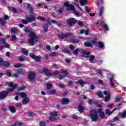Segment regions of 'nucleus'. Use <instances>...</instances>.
<instances>
[{
  "mask_svg": "<svg viewBox=\"0 0 126 126\" xmlns=\"http://www.w3.org/2000/svg\"><path fill=\"white\" fill-rule=\"evenodd\" d=\"M121 95H118L117 96H116V97H115V101L116 102H119V100H121Z\"/></svg>",
  "mask_w": 126,
  "mask_h": 126,
  "instance_id": "79ce46f5",
  "label": "nucleus"
},
{
  "mask_svg": "<svg viewBox=\"0 0 126 126\" xmlns=\"http://www.w3.org/2000/svg\"><path fill=\"white\" fill-rule=\"evenodd\" d=\"M117 109L118 108H114V109L112 111H110L109 109H106L105 110V113L110 116V115H112L113 113H114V111H116V110H117Z\"/></svg>",
  "mask_w": 126,
  "mask_h": 126,
  "instance_id": "a211bd4d",
  "label": "nucleus"
},
{
  "mask_svg": "<svg viewBox=\"0 0 126 126\" xmlns=\"http://www.w3.org/2000/svg\"><path fill=\"white\" fill-rule=\"evenodd\" d=\"M61 72L62 73H64V74H65V75H67V74H68V72H67V71L64 69H62Z\"/></svg>",
  "mask_w": 126,
  "mask_h": 126,
  "instance_id": "c03bdc74",
  "label": "nucleus"
},
{
  "mask_svg": "<svg viewBox=\"0 0 126 126\" xmlns=\"http://www.w3.org/2000/svg\"><path fill=\"white\" fill-rule=\"evenodd\" d=\"M90 55V52H88L86 51L83 52V56H84V57H85V58H88Z\"/></svg>",
  "mask_w": 126,
  "mask_h": 126,
  "instance_id": "393cba45",
  "label": "nucleus"
},
{
  "mask_svg": "<svg viewBox=\"0 0 126 126\" xmlns=\"http://www.w3.org/2000/svg\"><path fill=\"white\" fill-rule=\"evenodd\" d=\"M4 20H9V17H8V16H7V15H5L4 16Z\"/></svg>",
  "mask_w": 126,
  "mask_h": 126,
  "instance_id": "680f3d73",
  "label": "nucleus"
},
{
  "mask_svg": "<svg viewBox=\"0 0 126 126\" xmlns=\"http://www.w3.org/2000/svg\"><path fill=\"white\" fill-rule=\"evenodd\" d=\"M78 110L80 113H82L84 110V107L82 106V104H79L78 106Z\"/></svg>",
  "mask_w": 126,
  "mask_h": 126,
  "instance_id": "4be33fe9",
  "label": "nucleus"
},
{
  "mask_svg": "<svg viewBox=\"0 0 126 126\" xmlns=\"http://www.w3.org/2000/svg\"><path fill=\"white\" fill-rule=\"evenodd\" d=\"M24 31L26 33H30V38L29 39V43L31 46H34L35 45V42H38L39 37L36 35L35 33L31 32V30L27 27H25Z\"/></svg>",
  "mask_w": 126,
  "mask_h": 126,
  "instance_id": "f257e3e1",
  "label": "nucleus"
},
{
  "mask_svg": "<svg viewBox=\"0 0 126 126\" xmlns=\"http://www.w3.org/2000/svg\"><path fill=\"white\" fill-rule=\"evenodd\" d=\"M21 106H22V104L21 103H16V107H17V108H21Z\"/></svg>",
  "mask_w": 126,
  "mask_h": 126,
  "instance_id": "8fccbe9b",
  "label": "nucleus"
},
{
  "mask_svg": "<svg viewBox=\"0 0 126 126\" xmlns=\"http://www.w3.org/2000/svg\"><path fill=\"white\" fill-rule=\"evenodd\" d=\"M36 19L37 20H40V21H45L46 20V19L42 16H38L36 17Z\"/></svg>",
  "mask_w": 126,
  "mask_h": 126,
  "instance_id": "c756f323",
  "label": "nucleus"
},
{
  "mask_svg": "<svg viewBox=\"0 0 126 126\" xmlns=\"http://www.w3.org/2000/svg\"><path fill=\"white\" fill-rule=\"evenodd\" d=\"M11 31L12 32V33H17V31H18V30L17 29L12 28L11 29Z\"/></svg>",
  "mask_w": 126,
  "mask_h": 126,
  "instance_id": "37998d69",
  "label": "nucleus"
},
{
  "mask_svg": "<svg viewBox=\"0 0 126 126\" xmlns=\"http://www.w3.org/2000/svg\"><path fill=\"white\" fill-rule=\"evenodd\" d=\"M7 95H8V92H6V91H3L1 92L0 93V100L4 99Z\"/></svg>",
  "mask_w": 126,
  "mask_h": 126,
  "instance_id": "1a4fd4ad",
  "label": "nucleus"
},
{
  "mask_svg": "<svg viewBox=\"0 0 126 126\" xmlns=\"http://www.w3.org/2000/svg\"><path fill=\"white\" fill-rule=\"evenodd\" d=\"M42 72H44L47 75V76H51L52 75L51 71L50 69L47 68L43 69Z\"/></svg>",
  "mask_w": 126,
  "mask_h": 126,
  "instance_id": "9b49d317",
  "label": "nucleus"
},
{
  "mask_svg": "<svg viewBox=\"0 0 126 126\" xmlns=\"http://www.w3.org/2000/svg\"><path fill=\"white\" fill-rule=\"evenodd\" d=\"M10 63L9 62H4V63H3V66H4V67H6V66H9Z\"/></svg>",
  "mask_w": 126,
  "mask_h": 126,
  "instance_id": "7c9ffc66",
  "label": "nucleus"
},
{
  "mask_svg": "<svg viewBox=\"0 0 126 126\" xmlns=\"http://www.w3.org/2000/svg\"><path fill=\"white\" fill-rule=\"evenodd\" d=\"M75 22H76V20L74 18H71L67 20V23L69 26H72V24H75Z\"/></svg>",
  "mask_w": 126,
  "mask_h": 126,
  "instance_id": "9d476101",
  "label": "nucleus"
},
{
  "mask_svg": "<svg viewBox=\"0 0 126 126\" xmlns=\"http://www.w3.org/2000/svg\"><path fill=\"white\" fill-rule=\"evenodd\" d=\"M0 42H1L3 44H5V39L0 38Z\"/></svg>",
  "mask_w": 126,
  "mask_h": 126,
  "instance_id": "6e6d98bb",
  "label": "nucleus"
},
{
  "mask_svg": "<svg viewBox=\"0 0 126 126\" xmlns=\"http://www.w3.org/2000/svg\"><path fill=\"white\" fill-rule=\"evenodd\" d=\"M58 11L60 13H62L63 11V7H61L58 10Z\"/></svg>",
  "mask_w": 126,
  "mask_h": 126,
  "instance_id": "864d4df0",
  "label": "nucleus"
},
{
  "mask_svg": "<svg viewBox=\"0 0 126 126\" xmlns=\"http://www.w3.org/2000/svg\"><path fill=\"white\" fill-rule=\"evenodd\" d=\"M29 102V98L28 97H24L22 101V103L23 105H25L27 104V103Z\"/></svg>",
  "mask_w": 126,
  "mask_h": 126,
  "instance_id": "f3484780",
  "label": "nucleus"
},
{
  "mask_svg": "<svg viewBox=\"0 0 126 126\" xmlns=\"http://www.w3.org/2000/svg\"><path fill=\"white\" fill-rule=\"evenodd\" d=\"M22 22L23 24H28V23H29V22L28 21V19L27 18V20L22 19Z\"/></svg>",
  "mask_w": 126,
  "mask_h": 126,
  "instance_id": "f704fd0d",
  "label": "nucleus"
},
{
  "mask_svg": "<svg viewBox=\"0 0 126 126\" xmlns=\"http://www.w3.org/2000/svg\"><path fill=\"white\" fill-rule=\"evenodd\" d=\"M40 126H46V124H45V123L41 122L40 123Z\"/></svg>",
  "mask_w": 126,
  "mask_h": 126,
  "instance_id": "774afa93",
  "label": "nucleus"
},
{
  "mask_svg": "<svg viewBox=\"0 0 126 126\" xmlns=\"http://www.w3.org/2000/svg\"><path fill=\"white\" fill-rule=\"evenodd\" d=\"M110 81V87H114V85H115V84L118 83L117 82V81L116 80H115V79H114V78L111 77L109 78Z\"/></svg>",
  "mask_w": 126,
  "mask_h": 126,
  "instance_id": "ddd939ff",
  "label": "nucleus"
},
{
  "mask_svg": "<svg viewBox=\"0 0 126 126\" xmlns=\"http://www.w3.org/2000/svg\"><path fill=\"white\" fill-rule=\"evenodd\" d=\"M57 53L56 52H51L50 53H49V56H50V57H55Z\"/></svg>",
  "mask_w": 126,
  "mask_h": 126,
  "instance_id": "09e8293b",
  "label": "nucleus"
},
{
  "mask_svg": "<svg viewBox=\"0 0 126 126\" xmlns=\"http://www.w3.org/2000/svg\"><path fill=\"white\" fill-rule=\"evenodd\" d=\"M49 115L50 116H53V117H57V116H58V112H57V111L50 112Z\"/></svg>",
  "mask_w": 126,
  "mask_h": 126,
  "instance_id": "473e14b6",
  "label": "nucleus"
},
{
  "mask_svg": "<svg viewBox=\"0 0 126 126\" xmlns=\"http://www.w3.org/2000/svg\"><path fill=\"white\" fill-rule=\"evenodd\" d=\"M23 73V72L22 71V70L21 69H18L17 70V74L18 75L22 74Z\"/></svg>",
  "mask_w": 126,
  "mask_h": 126,
  "instance_id": "de8ad7c7",
  "label": "nucleus"
},
{
  "mask_svg": "<svg viewBox=\"0 0 126 126\" xmlns=\"http://www.w3.org/2000/svg\"><path fill=\"white\" fill-rule=\"evenodd\" d=\"M25 88V86H22V87H21L20 88H19V89H18V90L19 91H21L22 90H24Z\"/></svg>",
  "mask_w": 126,
  "mask_h": 126,
  "instance_id": "052dcab7",
  "label": "nucleus"
},
{
  "mask_svg": "<svg viewBox=\"0 0 126 126\" xmlns=\"http://www.w3.org/2000/svg\"><path fill=\"white\" fill-rule=\"evenodd\" d=\"M98 114H99L101 119H105V113L102 112V108H99L98 109Z\"/></svg>",
  "mask_w": 126,
  "mask_h": 126,
  "instance_id": "f8f14e48",
  "label": "nucleus"
},
{
  "mask_svg": "<svg viewBox=\"0 0 126 126\" xmlns=\"http://www.w3.org/2000/svg\"><path fill=\"white\" fill-rule=\"evenodd\" d=\"M69 102V99L66 98H63L62 99V104L63 105H66Z\"/></svg>",
  "mask_w": 126,
  "mask_h": 126,
  "instance_id": "2eb2a0df",
  "label": "nucleus"
},
{
  "mask_svg": "<svg viewBox=\"0 0 126 126\" xmlns=\"http://www.w3.org/2000/svg\"><path fill=\"white\" fill-rule=\"evenodd\" d=\"M69 48L70 49V50H71V51H73V50H74V46H73V45L72 44H70L69 46Z\"/></svg>",
  "mask_w": 126,
  "mask_h": 126,
  "instance_id": "3c124183",
  "label": "nucleus"
},
{
  "mask_svg": "<svg viewBox=\"0 0 126 126\" xmlns=\"http://www.w3.org/2000/svg\"><path fill=\"white\" fill-rule=\"evenodd\" d=\"M60 73V72L58 70H55L51 73V75H58Z\"/></svg>",
  "mask_w": 126,
  "mask_h": 126,
  "instance_id": "4c0bfd02",
  "label": "nucleus"
},
{
  "mask_svg": "<svg viewBox=\"0 0 126 126\" xmlns=\"http://www.w3.org/2000/svg\"><path fill=\"white\" fill-rule=\"evenodd\" d=\"M64 5L65 6H66V7H68L69 9L70 10H73L74 11V9H75V7H74V6L71 4H70L68 3V2H65L64 3Z\"/></svg>",
  "mask_w": 126,
  "mask_h": 126,
  "instance_id": "6e6552de",
  "label": "nucleus"
},
{
  "mask_svg": "<svg viewBox=\"0 0 126 126\" xmlns=\"http://www.w3.org/2000/svg\"><path fill=\"white\" fill-rule=\"evenodd\" d=\"M28 8H29L30 11H33V9L32 7H31V5L29 3L28 4Z\"/></svg>",
  "mask_w": 126,
  "mask_h": 126,
  "instance_id": "49530a36",
  "label": "nucleus"
},
{
  "mask_svg": "<svg viewBox=\"0 0 126 126\" xmlns=\"http://www.w3.org/2000/svg\"><path fill=\"white\" fill-rule=\"evenodd\" d=\"M17 95H19L21 98L26 97V94L25 93H17Z\"/></svg>",
  "mask_w": 126,
  "mask_h": 126,
  "instance_id": "aec40b11",
  "label": "nucleus"
},
{
  "mask_svg": "<svg viewBox=\"0 0 126 126\" xmlns=\"http://www.w3.org/2000/svg\"><path fill=\"white\" fill-rule=\"evenodd\" d=\"M97 96H98L99 98H103L104 97V95H103V94L100 92L98 91L96 93Z\"/></svg>",
  "mask_w": 126,
  "mask_h": 126,
  "instance_id": "bb28decb",
  "label": "nucleus"
},
{
  "mask_svg": "<svg viewBox=\"0 0 126 126\" xmlns=\"http://www.w3.org/2000/svg\"><path fill=\"white\" fill-rule=\"evenodd\" d=\"M98 46L100 49H103V48L104 47V43L101 41L98 42Z\"/></svg>",
  "mask_w": 126,
  "mask_h": 126,
  "instance_id": "2f4dec72",
  "label": "nucleus"
},
{
  "mask_svg": "<svg viewBox=\"0 0 126 126\" xmlns=\"http://www.w3.org/2000/svg\"><path fill=\"white\" fill-rule=\"evenodd\" d=\"M46 87L47 90H50V89H52V88H53V85L50 83H48L46 84Z\"/></svg>",
  "mask_w": 126,
  "mask_h": 126,
  "instance_id": "b1692460",
  "label": "nucleus"
},
{
  "mask_svg": "<svg viewBox=\"0 0 126 126\" xmlns=\"http://www.w3.org/2000/svg\"><path fill=\"white\" fill-rule=\"evenodd\" d=\"M17 87V85L15 84L13 86V87H12L11 89H8L7 90V91H6V92H8V94L9 93V92H13L14 91V89Z\"/></svg>",
  "mask_w": 126,
  "mask_h": 126,
  "instance_id": "dca6fc26",
  "label": "nucleus"
},
{
  "mask_svg": "<svg viewBox=\"0 0 126 126\" xmlns=\"http://www.w3.org/2000/svg\"><path fill=\"white\" fill-rule=\"evenodd\" d=\"M74 13L75 14L77 17H79V16H80V14H79V13L77 12V11L75 10H74Z\"/></svg>",
  "mask_w": 126,
  "mask_h": 126,
  "instance_id": "603ef678",
  "label": "nucleus"
},
{
  "mask_svg": "<svg viewBox=\"0 0 126 126\" xmlns=\"http://www.w3.org/2000/svg\"><path fill=\"white\" fill-rule=\"evenodd\" d=\"M85 9L86 11H87V12H88V13H89V12H90V11H91V9H90V8H89L88 6H86L85 8Z\"/></svg>",
  "mask_w": 126,
  "mask_h": 126,
  "instance_id": "a18cd8bd",
  "label": "nucleus"
},
{
  "mask_svg": "<svg viewBox=\"0 0 126 126\" xmlns=\"http://www.w3.org/2000/svg\"><path fill=\"white\" fill-rule=\"evenodd\" d=\"M22 52L23 53L24 55H26V56H27V55H28V51L26 50V49L23 48L22 49Z\"/></svg>",
  "mask_w": 126,
  "mask_h": 126,
  "instance_id": "e433bc0d",
  "label": "nucleus"
},
{
  "mask_svg": "<svg viewBox=\"0 0 126 126\" xmlns=\"http://www.w3.org/2000/svg\"><path fill=\"white\" fill-rule=\"evenodd\" d=\"M49 119H50V121H52V122H54V121H56V117H50Z\"/></svg>",
  "mask_w": 126,
  "mask_h": 126,
  "instance_id": "13d9d810",
  "label": "nucleus"
},
{
  "mask_svg": "<svg viewBox=\"0 0 126 126\" xmlns=\"http://www.w3.org/2000/svg\"><path fill=\"white\" fill-rule=\"evenodd\" d=\"M0 24L2 26H4L5 24H6V21L5 20H3V19L0 18Z\"/></svg>",
  "mask_w": 126,
  "mask_h": 126,
  "instance_id": "6ab92c4d",
  "label": "nucleus"
},
{
  "mask_svg": "<svg viewBox=\"0 0 126 126\" xmlns=\"http://www.w3.org/2000/svg\"><path fill=\"white\" fill-rule=\"evenodd\" d=\"M9 109L11 113H15V108L12 106H9Z\"/></svg>",
  "mask_w": 126,
  "mask_h": 126,
  "instance_id": "cd10ccee",
  "label": "nucleus"
},
{
  "mask_svg": "<svg viewBox=\"0 0 126 126\" xmlns=\"http://www.w3.org/2000/svg\"><path fill=\"white\" fill-rule=\"evenodd\" d=\"M16 40H17V37H16V35H13V36L11 37V40L13 41H16Z\"/></svg>",
  "mask_w": 126,
  "mask_h": 126,
  "instance_id": "58836bf2",
  "label": "nucleus"
},
{
  "mask_svg": "<svg viewBox=\"0 0 126 126\" xmlns=\"http://www.w3.org/2000/svg\"><path fill=\"white\" fill-rule=\"evenodd\" d=\"M119 118H122V119H125L126 118V111H124L123 113H120L118 114Z\"/></svg>",
  "mask_w": 126,
  "mask_h": 126,
  "instance_id": "4468645a",
  "label": "nucleus"
},
{
  "mask_svg": "<svg viewBox=\"0 0 126 126\" xmlns=\"http://www.w3.org/2000/svg\"><path fill=\"white\" fill-rule=\"evenodd\" d=\"M12 76H13V77H15L16 78H18V74H17V73H15L13 74Z\"/></svg>",
  "mask_w": 126,
  "mask_h": 126,
  "instance_id": "4d7b16f0",
  "label": "nucleus"
},
{
  "mask_svg": "<svg viewBox=\"0 0 126 126\" xmlns=\"http://www.w3.org/2000/svg\"><path fill=\"white\" fill-rule=\"evenodd\" d=\"M29 56L31 57V58H32V59H33V60H34L35 62H37V63H39V62L41 61V58H40L39 56L35 55V54L33 53H30Z\"/></svg>",
  "mask_w": 126,
  "mask_h": 126,
  "instance_id": "20e7f679",
  "label": "nucleus"
},
{
  "mask_svg": "<svg viewBox=\"0 0 126 126\" xmlns=\"http://www.w3.org/2000/svg\"><path fill=\"white\" fill-rule=\"evenodd\" d=\"M62 52L64 53V54L67 53L68 55H70V51L67 49H64L63 50H62Z\"/></svg>",
  "mask_w": 126,
  "mask_h": 126,
  "instance_id": "c85d7f7f",
  "label": "nucleus"
},
{
  "mask_svg": "<svg viewBox=\"0 0 126 126\" xmlns=\"http://www.w3.org/2000/svg\"><path fill=\"white\" fill-rule=\"evenodd\" d=\"M78 83H79V84H80V85H81V86H83V85H84L85 84V83H84V82L82 81V80H78Z\"/></svg>",
  "mask_w": 126,
  "mask_h": 126,
  "instance_id": "ea45409f",
  "label": "nucleus"
},
{
  "mask_svg": "<svg viewBox=\"0 0 126 126\" xmlns=\"http://www.w3.org/2000/svg\"><path fill=\"white\" fill-rule=\"evenodd\" d=\"M102 27L106 31H108V30H109V28L108 27V25H107V24H106L102 25Z\"/></svg>",
  "mask_w": 126,
  "mask_h": 126,
  "instance_id": "c9c22d12",
  "label": "nucleus"
},
{
  "mask_svg": "<svg viewBox=\"0 0 126 126\" xmlns=\"http://www.w3.org/2000/svg\"><path fill=\"white\" fill-rule=\"evenodd\" d=\"M78 52H79V50L77 48L75 50L73 51V54L74 55H77L78 54Z\"/></svg>",
  "mask_w": 126,
  "mask_h": 126,
  "instance_id": "5fc2aeb1",
  "label": "nucleus"
},
{
  "mask_svg": "<svg viewBox=\"0 0 126 126\" xmlns=\"http://www.w3.org/2000/svg\"><path fill=\"white\" fill-rule=\"evenodd\" d=\"M98 112L94 109H92L90 111V117H91L93 122H97L98 121Z\"/></svg>",
  "mask_w": 126,
  "mask_h": 126,
  "instance_id": "f03ea898",
  "label": "nucleus"
},
{
  "mask_svg": "<svg viewBox=\"0 0 126 126\" xmlns=\"http://www.w3.org/2000/svg\"><path fill=\"white\" fill-rule=\"evenodd\" d=\"M71 42H72V43H78V40H77L76 41H75V40H74V38H72L71 39Z\"/></svg>",
  "mask_w": 126,
  "mask_h": 126,
  "instance_id": "69168bd1",
  "label": "nucleus"
},
{
  "mask_svg": "<svg viewBox=\"0 0 126 126\" xmlns=\"http://www.w3.org/2000/svg\"><path fill=\"white\" fill-rule=\"evenodd\" d=\"M80 3L82 6H83L87 4V0H80Z\"/></svg>",
  "mask_w": 126,
  "mask_h": 126,
  "instance_id": "5701e85b",
  "label": "nucleus"
},
{
  "mask_svg": "<svg viewBox=\"0 0 126 126\" xmlns=\"http://www.w3.org/2000/svg\"><path fill=\"white\" fill-rule=\"evenodd\" d=\"M7 74L8 75V76H9V77H10L11 76V72L9 70H7Z\"/></svg>",
  "mask_w": 126,
  "mask_h": 126,
  "instance_id": "bf43d9fd",
  "label": "nucleus"
},
{
  "mask_svg": "<svg viewBox=\"0 0 126 126\" xmlns=\"http://www.w3.org/2000/svg\"><path fill=\"white\" fill-rule=\"evenodd\" d=\"M24 65V64H21L20 63H16L14 64V67L16 68H18V67H23V66Z\"/></svg>",
  "mask_w": 126,
  "mask_h": 126,
  "instance_id": "412c9836",
  "label": "nucleus"
},
{
  "mask_svg": "<svg viewBox=\"0 0 126 126\" xmlns=\"http://www.w3.org/2000/svg\"><path fill=\"white\" fill-rule=\"evenodd\" d=\"M4 63V62H3V60H2V59L0 58V65H3Z\"/></svg>",
  "mask_w": 126,
  "mask_h": 126,
  "instance_id": "e2e57ef3",
  "label": "nucleus"
},
{
  "mask_svg": "<svg viewBox=\"0 0 126 126\" xmlns=\"http://www.w3.org/2000/svg\"><path fill=\"white\" fill-rule=\"evenodd\" d=\"M29 117H33V116H35V113L32 112V111H29L28 112Z\"/></svg>",
  "mask_w": 126,
  "mask_h": 126,
  "instance_id": "72a5a7b5",
  "label": "nucleus"
},
{
  "mask_svg": "<svg viewBox=\"0 0 126 126\" xmlns=\"http://www.w3.org/2000/svg\"><path fill=\"white\" fill-rule=\"evenodd\" d=\"M28 79L30 81H33L35 79V72H30L28 74Z\"/></svg>",
  "mask_w": 126,
  "mask_h": 126,
  "instance_id": "423d86ee",
  "label": "nucleus"
},
{
  "mask_svg": "<svg viewBox=\"0 0 126 126\" xmlns=\"http://www.w3.org/2000/svg\"><path fill=\"white\" fill-rule=\"evenodd\" d=\"M84 45L86 47H91V48L93 47L90 42H85L84 43Z\"/></svg>",
  "mask_w": 126,
  "mask_h": 126,
  "instance_id": "a878e982",
  "label": "nucleus"
},
{
  "mask_svg": "<svg viewBox=\"0 0 126 126\" xmlns=\"http://www.w3.org/2000/svg\"><path fill=\"white\" fill-rule=\"evenodd\" d=\"M27 19L29 23H31L32 22H34V21L36 20V17L35 16V15H30Z\"/></svg>",
  "mask_w": 126,
  "mask_h": 126,
  "instance_id": "0eeeda50",
  "label": "nucleus"
},
{
  "mask_svg": "<svg viewBox=\"0 0 126 126\" xmlns=\"http://www.w3.org/2000/svg\"><path fill=\"white\" fill-rule=\"evenodd\" d=\"M11 10L13 11L14 13H17V9L14 7L11 8Z\"/></svg>",
  "mask_w": 126,
  "mask_h": 126,
  "instance_id": "a19ab883",
  "label": "nucleus"
},
{
  "mask_svg": "<svg viewBox=\"0 0 126 126\" xmlns=\"http://www.w3.org/2000/svg\"><path fill=\"white\" fill-rule=\"evenodd\" d=\"M104 95H106L104 98V101L105 102H109L110 101V99L111 98V94L109 92H107L106 91H105L103 92Z\"/></svg>",
  "mask_w": 126,
  "mask_h": 126,
  "instance_id": "39448f33",
  "label": "nucleus"
},
{
  "mask_svg": "<svg viewBox=\"0 0 126 126\" xmlns=\"http://www.w3.org/2000/svg\"><path fill=\"white\" fill-rule=\"evenodd\" d=\"M78 25H79L80 26H82L83 25V23H82V21H80L77 22Z\"/></svg>",
  "mask_w": 126,
  "mask_h": 126,
  "instance_id": "0e129e2a",
  "label": "nucleus"
},
{
  "mask_svg": "<svg viewBox=\"0 0 126 126\" xmlns=\"http://www.w3.org/2000/svg\"><path fill=\"white\" fill-rule=\"evenodd\" d=\"M91 42L93 43V44L95 45V44H96V43H97V39H94V40H92Z\"/></svg>",
  "mask_w": 126,
  "mask_h": 126,
  "instance_id": "338daca9",
  "label": "nucleus"
},
{
  "mask_svg": "<svg viewBox=\"0 0 126 126\" xmlns=\"http://www.w3.org/2000/svg\"><path fill=\"white\" fill-rule=\"evenodd\" d=\"M58 36L59 38H60V39L63 40V39L70 37V36H72V33L67 32L66 34L62 33L58 34Z\"/></svg>",
  "mask_w": 126,
  "mask_h": 126,
  "instance_id": "7ed1b4c3",
  "label": "nucleus"
}]
</instances>
